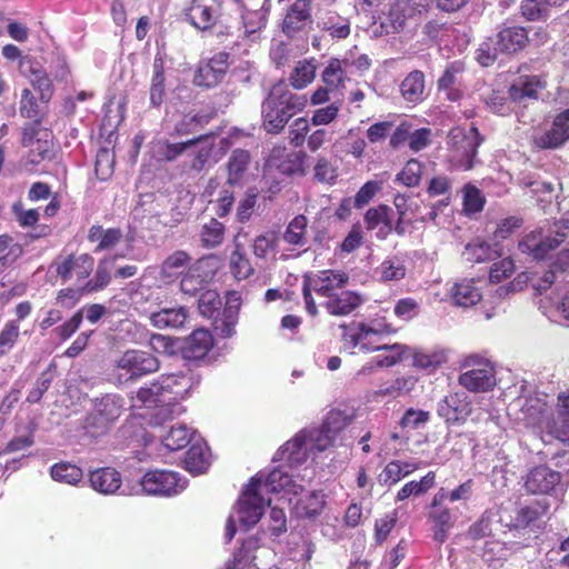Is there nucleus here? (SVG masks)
<instances>
[{
	"label": "nucleus",
	"instance_id": "13d9d810",
	"mask_svg": "<svg viewBox=\"0 0 569 569\" xmlns=\"http://www.w3.org/2000/svg\"><path fill=\"white\" fill-rule=\"evenodd\" d=\"M206 140L204 136H201L197 139H190L186 142H179V143H164L162 147L161 154L164 160L172 161L176 160L179 156L184 153L187 150L192 149L198 144L199 142Z\"/></svg>",
	"mask_w": 569,
	"mask_h": 569
},
{
	"label": "nucleus",
	"instance_id": "4c0bfd02",
	"mask_svg": "<svg viewBox=\"0 0 569 569\" xmlns=\"http://www.w3.org/2000/svg\"><path fill=\"white\" fill-rule=\"evenodd\" d=\"M250 163V154L248 151L237 149L232 152L228 161V183L231 186L240 184L244 172Z\"/></svg>",
	"mask_w": 569,
	"mask_h": 569
},
{
	"label": "nucleus",
	"instance_id": "4468645a",
	"mask_svg": "<svg viewBox=\"0 0 569 569\" xmlns=\"http://www.w3.org/2000/svg\"><path fill=\"white\" fill-rule=\"evenodd\" d=\"M297 485L302 487L297 495H284L280 492L281 499L288 500L292 505V510L298 517L312 518L320 513L325 505V496L320 491L305 492V486L301 483L305 476L291 475Z\"/></svg>",
	"mask_w": 569,
	"mask_h": 569
},
{
	"label": "nucleus",
	"instance_id": "b1692460",
	"mask_svg": "<svg viewBox=\"0 0 569 569\" xmlns=\"http://www.w3.org/2000/svg\"><path fill=\"white\" fill-rule=\"evenodd\" d=\"M312 22L311 0H295L289 3L282 20V31L292 37Z\"/></svg>",
	"mask_w": 569,
	"mask_h": 569
},
{
	"label": "nucleus",
	"instance_id": "c9c22d12",
	"mask_svg": "<svg viewBox=\"0 0 569 569\" xmlns=\"http://www.w3.org/2000/svg\"><path fill=\"white\" fill-rule=\"evenodd\" d=\"M209 466L210 452L208 447L202 441H194L186 453L184 468L193 475H200Z\"/></svg>",
	"mask_w": 569,
	"mask_h": 569
},
{
	"label": "nucleus",
	"instance_id": "37998d69",
	"mask_svg": "<svg viewBox=\"0 0 569 569\" xmlns=\"http://www.w3.org/2000/svg\"><path fill=\"white\" fill-rule=\"evenodd\" d=\"M193 432L187 426L171 427L170 430L162 437L163 446L171 450H179L184 448L192 439Z\"/></svg>",
	"mask_w": 569,
	"mask_h": 569
},
{
	"label": "nucleus",
	"instance_id": "69168bd1",
	"mask_svg": "<svg viewBox=\"0 0 569 569\" xmlns=\"http://www.w3.org/2000/svg\"><path fill=\"white\" fill-rule=\"evenodd\" d=\"M323 30L333 39H345L350 34V24L341 17L330 18L323 22Z\"/></svg>",
	"mask_w": 569,
	"mask_h": 569
},
{
	"label": "nucleus",
	"instance_id": "4d7b16f0",
	"mask_svg": "<svg viewBox=\"0 0 569 569\" xmlns=\"http://www.w3.org/2000/svg\"><path fill=\"white\" fill-rule=\"evenodd\" d=\"M422 172V164L416 160H409L405 168L397 174V181L406 187H415L420 182Z\"/></svg>",
	"mask_w": 569,
	"mask_h": 569
},
{
	"label": "nucleus",
	"instance_id": "bb28decb",
	"mask_svg": "<svg viewBox=\"0 0 569 569\" xmlns=\"http://www.w3.org/2000/svg\"><path fill=\"white\" fill-rule=\"evenodd\" d=\"M465 70V62L456 60L446 67L442 76L438 79V90L445 92L448 100L458 101L462 97V91L458 88V84Z\"/></svg>",
	"mask_w": 569,
	"mask_h": 569
},
{
	"label": "nucleus",
	"instance_id": "e433bc0d",
	"mask_svg": "<svg viewBox=\"0 0 569 569\" xmlns=\"http://www.w3.org/2000/svg\"><path fill=\"white\" fill-rule=\"evenodd\" d=\"M402 98L412 104H418L425 97V74L421 71H411L400 84Z\"/></svg>",
	"mask_w": 569,
	"mask_h": 569
},
{
	"label": "nucleus",
	"instance_id": "e2e57ef3",
	"mask_svg": "<svg viewBox=\"0 0 569 569\" xmlns=\"http://www.w3.org/2000/svg\"><path fill=\"white\" fill-rule=\"evenodd\" d=\"M254 547L256 541L251 539L242 543L241 548L234 553L229 569H250L251 562L254 559L251 550Z\"/></svg>",
	"mask_w": 569,
	"mask_h": 569
},
{
	"label": "nucleus",
	"instance_id": "5701e85b",
	"mask_svg": "<svg viewBox=\"0 0 569 569\" xmlns=\"http://www.w3.org/2000/svg\"><path fill=\"white\" fill-rule=\"evenodd\" d=\"M52 267L56 268L57 274L63 281L72 279L73 276H76L78 280H84L93 270L94 259L88 253L68 256L62 260L54 261Z\"/></svg>",
	"mask_w": 569,
	"mask_h": 569
},
{
	"label": "nucleus",
	"instance_id": "f8f14e48",
	"mask_svg": "<svg viewBox=\"0 0 569 569\" xmlns=\"http://www.w3.org/2000/svg\"><path fill=\"white\" fill-rule=\"evenodd\" d=\"M120 377L126 380H136L149 373L156 372L159 367V360L148 351L130 349L124 351L114 365Z\"/></svg>",
	"mask_w": 569,
	"mask_h": 569
},
{
	"label": "nucleus",
	"instance_id": "052dcab7",
	"mask_svg": "<svg viewBox=\"0 0 569 569\" xmlns=\"http://www.w3.org/2000/svg\"><path fill=\"white\" fill-rule=\"evenodd\" d=\"M382 189V182L379 180H370L366 182L355 196V207L358 209L367 206L373 197Z\"/></svg>",
	"mask_w": 569,
	"mask_h": 569
},
{
	"label": "nucleus",
	"instance_id": "9b49d317",
	"mask_svg": "<svg viewBox=\"0 0 569 569\" xmlns=\"http://www.w3.org/2000/svg\"><path fill=\"white\" fill-rule=\"evenodd\" d=\"M511 406L520 412L517 417L518 420L527 426L538 428L541 436L547 435L555 419L552 418L551 408L548 406L545 397L537 395L526 398L519 397Z\"/></svg>",
	"mask_w": 569,
	"mask_h": 569
},
{
	"label": "nucleus",
	"instance_id": "a211bd4d",
	"mask_svg": "<svg viewBox=\"0 0 569 569\" xmlns=\"http://www.w3.org/2000/svg\"><path fill=\"white\" fill-rule=\"evenodd\" d=\"M221 16L219 0H192L187 10L188 21L199 30H209Z\"/></svg>",
	"mask_w": 569,
	"mask_h": 569
},
{
	"label": "nucleus",
	"instance_id": "f257e3e1",
	"mask_svg": "<svg viewBox=\"0 0 569 569\" xmlns=\"http://www.w3.org/2000/svg\"><path fill=\"white\" fill-rule=\"evenodd\" d=\"M301 489L302 487L297 485L292 476L282 468H273L268 472L261 471L256 475L242 491L237 506L227 520L226 541L230 542L234 537L237 522L244 529L258 523L266 506L270 503V499L264 498L266 493L297 495Z\"/></svg>",
	"mask_w": 569,
	"mask_h": 569
},
{
	"label": "nucleus",
	"instance_id": "f03ea898",
	"mask_svg": "<svg viewBox=\"0 0 569 569\" xmlns=\"http://www.w3.org/2000/svg\"><path fill=\"white\" fill-rule=\"evenodd\" d=\"M349 423V418L341 411H331L320 427L305 428L297 432L290 440L283 443L274 453L273 461H281L282 468L288 475V469L308 466L317 459L318 455L333 446L338 435Z\"/></svg>",
	"mask_w": 569,
	"mask_h": 569
},
{
	"label": "nucleus",
	"instance_id": "603ef678",
	"mask_svg": "<svg viewBox=\"0 0 569 569\" xmlns=\"http://www.w3.org/2000/svg\"><path fill=\"white\" fill-rule=\"evenodd\" d=\"M498 251L486 242H473L466 247L465 256L472 262H483L498 256Z\"/></svg>",
	"mask_w": 569,
	"mask_h": 569
},
{
	"label": "nucleus",
	"instance_id": "ddd939ff",
	"mask_svg": "<svg viewBox=\"0 0 569 569\" xmlns=\"http://www.w3.org/2000/svg\"><path fill=\"white\" fill-rule=\"evenodd\" d=\"M561 229L569 230V220L555 223L553 237L545 234L541 228L533 230L519 242V249L535 259H543L550 250L556 249L563 241L566 233L561 232Z\"/></svg>",
	"mask_w": 569,
	"mask_h": 569
},
{
	"label": "nucleus",
	"instance_id": "de8ad7c7",
	"mask_svg": "<svg viewBox=\"0 0 569 569\" xmlns=\"http://www.w3.org/2000/svg\"><path fill=\"white\" fill-rule=\"evenodd\" d=\"M436 475L430 471L425 477L420 479V481H410L406 483L397 493V500L402 501L410 496L421 495L428 491L430 488L435 486Z\"/></svg>",
	"mask_w": 569,
	"mask_h": 569
},
{
	"label": "nucleus",
	"instance_id": "680f3d73",
	"mask_svg": "<svg viewBox=\"0 0 569 569\" xmlns=\"http://www.w3.org/2000/svg\"><path fill=\"white\" fill-rule=\"evenodd\" d=\"M547 513V507L541 503H535L530 506L522 507L518 510V515L516 518L517 525L521 527H527L531 522L538 520L542 516Z\"/></svg>",
	"mask_w": 569,
	"mask_h": 569
},
{
	"label": "nucleus",
	"instance_id": "f704fd0d",
	"mask_svg": "<svg viewBox=\"0 0 569 569\" xmlns=\"http://www.w3.org/2000/svg\"><path fill=\"white\" fill-rule=\"evenodd\" d=\"M359 295L352 291H338L325 302V308L330 315L346 316L361 305Z\"/></svg>",
	"mask_w": 569,
	"mask_h": 569
},
{
	"label": "nucleus",
	"instance_id": "473e14b6",
	"mask_svg": "<svg viewBox=\"0 0 569 569\" xmlns=\"http://www.w3.org/2000/svg\"><path fill=\"white\" fill-rule=\"evenodd\" d=\"M212 345L213 339L210 331L198 329L186 340L183 353L189 359H201L211 349Z\"/></svg>",
	"mask_w": 569,
	"mask_h": 569
},
{
	"label": "nucleus",
	"instance_id": "2f4dec72",
	"mask_svg": "<svg viewBox=\"0 0 569 569\" xmlns=\"http://www.w3.org/2000/svg\"><path fill=\"white\" fill-rule=\"evenodd\" d=\"M546 87V82L537 76L519 77L510 87L509 94L513 101L525 98L537 99L538 93Z\"/></svg>",
	"mask_w": 569,
	"mask_h": 569
},
{
	"label": "nucleus",
	"instance_id": "f3484780",
	"mask_svg": "<svg viewBox=\"0 0 569 569\" xmlns=\"http://www.w3.org/2000/svg\"><path fill=\"white\" fill-rule=\"evenodd\" d=\"M525 488L532 495H547L551 491H561V475L547 466L536 467L528 472L525 480Z\"/></svg>",
	"mask_w": 569,
	"mask_h": 569
},
{
	"label": "nucleus",
	"instance_id": "1a4fd4ad",
	"mask_svg": "<svg viewBox=\"0 0 569 569\" xmlns=\"http://www.w3.org/2000/svg\"><path fill=\"white\" fill-rule=\"evenodd\" d=\"M124 401L118 395H106L94 403L93 412L86 420V430L92 437L104 433L123 412Z\"/></svg>",
	"mask_w": 569,
	"mask_h": 569
},
{
	"label": "nucleus",
	"instance_id": "09e8293b",
	"mask_svg": "<svg viewBox=\"0 0 569 569\" xmlns=\"http://www.w3.org/2000/svg\"><path fill=\"white\" fill-rule=\"evenodd\" d=\"M230 270L234 278L239 280L247 279L253 273V268L250 261L241 251V247L238 243H236L234 250L230 256Z\"/></svg>",
	"mask_w": 569,
	"mask_h": 569
},
{
	"label": "nucleus",
	"instance_id": "6ab92c4d",
	"mask_svg": "<svg viewBox=\"0 0 569 569\" xmlns=\"http://www.w3.org/2000/svg\"><path fill=\"white\" fill-rule=\"evenodd\" d=\"M213 274L211 259H199L183 273L180 281L181 291L189 296L197 295L206 288L207 283L213 278Z\"/></svg>",
	"mask_w": 569,
	"mask_h": 569
},
{
	"label": "nucleus",
	"instance_id": "79ce46f5",
	"mask_svg": "<svg viewBox=\"0 0 569 569\" xmlns=\"http://www.w3.org/2000/svg\"><path fill=\"white\" fill-rule=\"evenodd\" d=\"M88 238L91 242H98L96 250L101 251L114 247L121 239V231L113 228L104 230L100 226H92Z\"/></svg>",
	"mask_w": 569,
	"mask_h": 569
},
{
	"label": "nucleus",
	"instance_id": "6e6552de",
	"mask_svg": "<svg viewBox=\"0 0 569 569\" xmlns=\"http://www.w3.org/2000/svg\"><path fill=\"white\" fill-rule=\"evenodd\" d=\"M190 256L182 250H177L168 256L159 267H149L142 273L140 281L143 286L158 288L174 282L183 276L190 263Z\"/></svg>",
	"mask_w": 569,
	"mask_h": 569
},
{
	"label": "nucleus",
	"instance_id": "c85d7f7f",
	"mask_svg": "<svg viewBox=\"0 0 569 569\" xmlns=\"http://www.w3.org/2000/svg\"><path fill=\"white\" fill-rule=\"evenodd\" d=\"M151 325L158 329H179L183 328L189 319V313L184 307L163 308L152 312L149 317Z\"/></svg>",
	"mask_w": 569,
	"mask_h": 569
},
{
	"label": "nucleus",
	"instance_id": "2eb2a0df",
	"mask_svg": "<svg viewBox=\"0 0 569 569\" xmlns=\"http://www.w3.org/2000/svg\"><path fill=\"white\" fill-rule=\"evenodd\" d=\"M432 140L429 128H417L411 121L402 120L393 130V148L407 146L411 151L426 149Z\"/></svg>",
	"mask_w": 569,
	"mask_h": 569
},
{
	"label": "nucleus",
	"instance_id": "c03bdc74",
	"mask_svg": "<svg viewBox=\"0 0 569 569\" xmlns=\"http://www.w3.org/2000/svg\"><path fill=\"white\" fill-rule=\"evenodd\" d=\"M224 226L212 218L209 222L204 223L200 231V240L204 248L219 247L224 239Z\"/></svg>",
	"mask_w": 569,
	"mask_h": 569
},
{
	"label": "nucleus",
	"instance_id": "a19ab883",
	"mask_svg": "<svg viewBox=\"0 0 569 569\" xmlns=\"http://www.w3.org/2000/svg\"><path fill=\"white\" fill-rule=\"evenodd\" d=\"M346 70L342 60L332 58L322 71L321 79L329 89L337 90L345 86Z\"/></svg>",
	"mask_w": 569,
	"mask_h": 569
},
{
	"label": "nucleus",
	"instance_id": "dca6fc26",
	"mask_svg": "<svg viewBox=\"0 0 569 569\" xmlns=\"http://www.w3.org/2000/svg\"><path fill=\"white\" fill-rule=\"evenodd\" d=\"M437 412L448 423L462 422L471 413V400L465 391L450 392L438 402Z\"/></svg>",
	"mask_w": 569,
	"mask_h": 569
},
{
	"label": "nucleus",
	"instance_id": "58836bf2",
	"mask_svg": "<svg viewBox=\"0 0 569 569\" xmlns=\"http://www.w3.org/2000/svg\"><path fill=\"white\" fill-rule=\"evenodd\" d=\"M316 71L317 66L315 60L298 61L290 74V84L297 90L306 88L315 80Z\"/></svg>",
	"mask_w": 569,
	"mask_h": 569
},
{
	"label": "nucleus",
	"instance_id": "20e7f679",
	"mask_svg": "<svg viewBox=\"0 0 569 569\" xmlns=\"http://www.w3.org/2000/svg\"><path fill=\"white\" fill-rule=\"evenodd\" d=\"M307 103L306 94L293 93L284 84L273 86L262 103L264 129L272 133L279 132L293 114L305 109Z\"/></svg>",
	"mask_w": 569,
	"mask_h": 569
},
{
	"label": "nucleus",
	"instance_id": "aec40b11",
	"mask_svg": "<svg viewBox=\"0 0 569 569\" xmlns=\"http://www.w3.org/2000/svg\"><path fill=\"white\" fill-rule=\"evenodd\" d=\"M228 69V54L219 52L208 61L199 63L193 82L199 87L212 88L220 83Z\"/></svg>",
	"mask_w": 569,
	"mask_h": 569
},
{
	"label": "nucleus",
	"instance_id": "338daca9",
	"mask_svg": "<svg viewBox=\"0 0 569 569\" xmlns=\"http://www.w3.org/2000/svg\"><path fill=\"white\" fill-rule=\"evenodd\" d=\"M420 308L418 302L412 298L400 299L393 309L398 318L403 321H410L419 315Z\"/></svg>",
	"mask_w": 569,
	"mask_h": 569
},
{
	"label": "nucleus",
	"instance_id": "412c9836",
	"mask_svg": "<svg viewBox=\"0 0 569 569\" xmlns=\"http://www.w3.org/2000/svg\"><path fill=\"white\" fill-rule=\"evenodd\" d=\"M569 139V109L559 113L552 123V127L532 137V144L537 149H557Z\"/></svg>",
	"mask_w": 569,
	"mask_h": 569
},
{
	"label": "nucleus",
	"instance_id": "7ed1b4c3",
	"mask_svg": "<svg viewBox=\"0 0 569 569\" xmlns=\"http://www.w3.org/2000/svg\"><path fill=\"white\" fill-rule=\"evenodd\" d=\"M194 383V377L190 372L162 375L139 388L131 397V406L154 408L161 420L172 419L184 412L181 400L188 396Z\"/></svg>",
	"mask_w": 569,
	"mask_h": 569
},
{
	"label": "nucleus",
	"instance_id": "5fc2aeb1",
	"mask_svg": "<svg viewBox=\"0 0 569 569\" xmlns=\"http://www.w3.org/2000/svg\"><path fill=\"white\" fill-rule=\"evenodd\" d=\"M446 362V355L440 352L427 353L415 349L411 367L418 369H435Z\"/></svg>",
	"mask_w": 569,
	"mask_h": 569
},
{
	"label": "nucleus",
	"instance_id": "3c124183",
	"mask_svg": "<svg viewBox=\"0 0 569 569\" xmlns=\"http://www.w3.org/2000/svg\"><path fill=\"white\" fill-rule=\"evenodd\" d=\"M462 192V206L467 214L477 213L483 209L486 199L477 187L466 184Z\"/></svg>",
	"mask_w": 569,
	"mask_h": 569
},
{
	"label": "nucleus",
	"instance_id": "ea45409f",
	"mask_svg": "<svg viewBox=\"0 0 569 569\" xmlns=\"http://www.w3.org/2000/svg\"><path fill=\"white\" fill-rule=\"evenodd\" d=\"M51 478L54 481L77 486L83 479V471L70 462L54 463L50 469Z\"/></svg>",
	"mask_w": 569,
	"mask_h": 569
},
{
	"label": "nucleus",
	"instance_id": "a18cd8bd",
	"mask_svg": "<svg viewBox=\"0 0 569 569\" xmlns=\"http://www.w3.org/2000/svg\"><path fill=\"white\" fill-rule=\"evenodd\" d=\"M307 218L302 214L295 217L283 232V240L291 246L302 247L307 243Z\"/></svg>",
	"mask_w": 569,
	"mask_h": 569
},
{
	"label": "nucleus",
	"instance_id": "6e6d98bb",
	"mask_svg": "<svg viewBox=\"0 0 569 569\" xmlns=\"http://www.w3.org/2000/svg\"><path fill=\"white\" fill-rule=\"evenodd\" d=\"M198 308L203 317L214 318L221 308V299L216 291L208 290L200 296Z\"/></svg>",
	"mask_w": 569,
	"mask_h": 569
},
{
	"label": "nucleus",
	"instance_id": "bf43d9fd",
	"mask_svg": "<svg viewBox=\"0 0 569 569\" xmlns=\"http://www.w3.org/2000/svg\"><path fill=\"white\" fill-rule=\"evenodd\" d=\"M431 518L437 526L435 538L443 541L447 537L448 529L452 526V515L447 508H438L431 513Z\"/></svg>",
	"mask_w": 569,
	"mask_h": 569
},
{
	"label": "nucleus",
	"instance_id": "864d4df0",
	"mask_svg": "<svg viewBox=\"0 0 569 569\" xmlns=\"http://www.w3.org/2000/svg\"><path fill=\"white\" fill-rule=\"evenodd\" d=\"M112 262L113 261L108 258H104L99 262L94 278L88 281L84 287L88 291H98L108 286L111 279L110 269L112 267Z\"/></svg>",
	"mask_w": 569,
	"mask_h": 569
},
{
	"label": "nucleus",
	"instance_id": "393cba45",
	"mask_svg": "<svg viewBox=\"0 0 569 569\" xmlns=\"http://www.w3.org/2000/svg\"><path fill=\"white\" fill-rule=\"evenodd\" d=\"M241 3L243 8L242 22L243 33L247 37H251L254 40L256 33L264 28L267 23V16L269 7L267 6L268 0H234Z\"/></svg>",
	"mask_w": 569,
	"mask_h": 569
},
{
	"label": "nucleus",
	"instance_id": "39448f33",
	"mask_svg": "<svg viewBox=\"0 0 569 569\" xmlns=\"http://www.w3.org/2000/svg\"><path fill=\"white\" fill-rule=\"evenodd\" d=\"M342 340L345 348L355 349L359 347L361 351L389 350L390 346L386 341L390 333L389 323L386 319H373L370 323L353 322L349 326H341Z\"/></svg>",
	"mask_w": 569,
	"mask_h": 569
},
{
	"label": "nucleus",
	"instance_id": "cd10ccee",
	"mask_svg": "<svg viewBox=\"0 0 569 569\" xmlns=\"http://www.w3.org/2000/svg\"><path fill=\"white\" fill-rule=\"evenodd\" d=\"M89 482L91 488L99 493L114 495L121 487L122 478L119 471L106 467L91 471Z\"/></svg>",
	"mask_w": 569,
	"mask_h": 569
},
{
	"label": "nucleus",
	"instance_id": "0eeeda50",
	"mask_svg": "<svg viewBox=\"0 0 569 569\" xmlns=\"http://www.w3.org/2000/svg\"><path fill=\"white\" fill-rule=\"evenodd\" d=\"M480 143L481 138L476 127L452 128L448 134L451 163L463 170H470Z\"/></svg>",
	"mask_w": 569,
	"mask_h": 569
},
{
	"label": "nucleus",
	"instance_id": "72a5a7b5",
	"mask_svg": "<svg viewBox=\"0 0 569 569\" xmlns=\"http://www.w3.org/2000/svg\"><path fill=\"white\" fill-rule=\"evenodd\" d=\"M450 292L455 303L463 308L477 305L482 298L480 288L476 286L473 280L469 279L456 282Z\"/></svg>",
	"mask_w": 569,
	"mask_h": 569
},
{
	"label": "nucleus",
	"instance_id": "49530a36",
	"mask_svg": "<svg viewBox=\"0 0 569 569\" xmlns=\"http://www.w3.org/2000/svg\"><path fill=\"white\" fill-rule=\"evenodd\" d=\"M164 93V76L163 61L160 57H156L153 61V77L150 87V102L154 107H159L163 101Z\"/></svg>",
	"mask_w": 569,
	"mask_h": 569
},
{
	"label": "nucleus",
	"instance_id": "4be33fe9",
	"mask_svg": "<svg viewBox=\"0 0 569 569\" xmlns=\"http://www.w3.org/2000/svg\"><path fill=\"white\" fill-rule=\"evenodd\" d=\"M459 383L469 391H488L496 386L495 369L488 361L479 362L459 376Z\"/></svg>",
	"mask_w": 569,
	"mask_h": 569
},
{
	"label": "nucleus",
	"instance_id": "8fccbe9b",
	"mask_svg": "<svg viewBox=\"0 0 569 569\" xmlns=\"http://www.w3.org/2000/svg\"><path fill=\"white\" fill-rule=\"evenodd\" d=\"M20 336V325L14 320L7 321L0 330V358L10 352Z\"/></svg>",
	"mask_w": 569,
	"mask_h": 569
},
{
	"label": "nucleus",
	"instance_id": "7c9ffc66",
	"mask_svg": "<svg viewBox=\"0 0 569 569\" xmlns=\"http://www.w3.org/2000/svg\"><path fill=\"white\" fill-rule=\"evenodd\" d=\"M365 222L368 230L376 231L377 238L386 239L391 232L388 206L379 204L370 208L365 214Z\"/></svg>",
	"mask_w": 569,
	"mask_h": 569
},
{
	"label": "nucleus",
	"instance_id": "a878e982",
	"mask_svg": "<svg viewBox=\"0 0 569 569\" xmlns=\"http://www.w3.org/2000/svg\"><path fill=\"white\" fill-rule=\"evenodd\" d=\"M19 69L20 72L30 80L33 88L39 91L41 100L49 101L53 92V87L50 77L42 68L41 63L26 56L20 59Z\"/></svg>",
	"mask_w": 569,
	"mask_h": 569
},
{
	"label": "nucleus",
	"instance_id": "0e129e2a",
	"mask_svg": "<svg viewBox=\"0 0 569 569\" xmlns=\"http://www.w3.org/2000/svg\"><path fill=\"white\" fill-rule=\"evenodd\" d=\"M521 11L528 20H538L548 14L549 6L547 0H523Z\"/></svg>",
	"mask_w": 569,
	"mask_h": 569
},
{
	"label": "nucleus",
	"instance_id": "9d476101",
	"mask_svg": "<svg viewBox=\"0 0 569 569\" xmlns=\"http://www.w3.org/2000/svg\"><path fill=\"white\" fill-rule=\"evenodd\" d=\"M187 479L171 470H149L140 479V492L148 496L170 497L187 488Z\"/></svg>",
	"mask_w": 569,
	"mask_h": 569
},
{
	"label": "nucleus",
	"instance_id": "c756f323",
	"mask_svg": "<svg viewBox=\"0 0 569 569\" xmlns=\"http://www.w3.org/2000/svg\"><path fill=\"white\" fill-rule=\"evenodd\" d=\"M529 38L525 28L506 27L497 34L496 44L500 52L513 53L525 48Z\"/></svg>",
	"mask_w": 569,
	"mask_h": 569
},
{
	"label": "nucleus",
	"instance_id": "423d86ee",
	"mask_svg": "<svg viewBox=\"0 0 569 569\" xmlns=\"http://www.w3.org/2000/svg\"><path fill=\"white\" fill-rule=\"evenodd\" d=\"M348 280L349 277L347 273L337 270H321L305 276L302 293L308 313L316 316L318 312L311 295L312 291L328 300L330 297L335 296L337 291L345 288Z\"/></svg>",
	"mask_w": 569,
	"mask_h": 569
},
{
	"label": "nucleus",
	"instance_id": "774afa93",
	"mask_svg": "<svg viewBox=\"0 0 569 569\" xmlns=\"http://www.w3.org/2000/svg\"><path fill=\"white\" fill-rule=\"evenodd\" d=\"M113 169V154L107 150H100L96 159V173L100 180H107Z\"/></svg>",
	"mask_w": 569,
	"mask_h": 569
}]
</instances>
